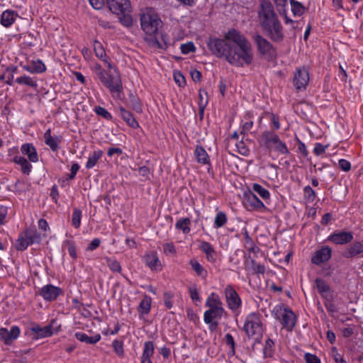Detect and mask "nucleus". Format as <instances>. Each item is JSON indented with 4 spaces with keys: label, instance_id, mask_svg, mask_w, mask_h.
<instances>
[{
    "label": "nucleus",
    "instance_id": "nucleus-1",
    "mask_svg": "<svg viewBox=\"0 0 363 363\" xmlns=\"http://www.w3.org/2000/svg\"><path fill=\"white\" fill-rule=\"evenodd\" d=\"M207 46L211 53L224 58L237 67L250 65L253 61V51L250 42L238 30L230 29L223 38H210Z\"/></svg>",
    "mask_w": 363,
    "mask_h": 363
},
{
    "label": "nucleus",
    "instance_id": "nucleus-2",
    "mask_svg": "<svg viewBox=\"0 0 363 363\" xmlns=\"http://www.w3.org/2000/svg\"><path fill=\"white\" fill-rule=\"evenodd\" d=\"M205 305L208 309L204 312L203 320L211 328H216L218 325V320L226 314L220 298L216 293L212 292L207 297Z\"/></svg>",
    "mask_w": 363,
    "mask_h": 363
},
{
    "label": "nucleus",
    "instance_id": "nucleus-3",
    "mask_svg": "<svg viewBox=\"0 0 363 363\" xmlns=\"http://www.w3.org/2000/svg\"><path fill=\"white\" fill-rule=\"evenodd\" d=\"M104 86H106L113 97L121 99L123 91L122 81L118 69L113 65L112 69H108L99 78Z\"/></svg>",
    "mask_w": 363,
    "mask_h": 363
},
{
    "label": "nucleus",
    "instance_id": "nucleus-4",
    "mask_svg": "<svg viewBox=\"0 0 363 363\" xmlns=\"http://www.w3.org/2000/svg\"><path fill=\"white\" fill-rule=\"evenodd\" d=\"M272 315L280 322L282 328L287 331L291 332L296 323V316L295 313L284 304L276 305L272 311Z\"/></svg>",
    "mask_w": 363,
    "mask_h": 363
},
{
    "label": "nucleus",
    "instance_id": "nucleus-5",
    "mask_svg": "<svg viewBox=\"0 0 363 363\" xmlns=\"http://www.w3.org/2000/svg\"><path fill=\"white\" fill-rule=\"evenodd\" d=\"M140 26L145 33L154 35L161 27L162 21L153 9H146L140 15Z\"/></svg>",
    "mask_w": 363,
    "mask_h": 363
},
{
    "label": "nucleus",
    "instance_id": "nucleus-6",
    "mask_svg": "<svg viewBox=\"0 0 363 363\" xmlns=\"http://www.w3.org/2000/svg\"><path fill=\"white\" fill-rule=\"evenodd\" d=\"M262 138L270 152H276L281 155H289L290 153L286 143L282 141L277 134L267 130L262 133Z\"/></svg>",
    "mask_w": 363,
    "mask_h": 363
},
{
    "label": "nucleus",
    "instance_id": "nucleus-7",
    "mask_svg": "<svg viewBox=\"0 0 363 363\" xmlns=\"http://www.w3.org/2000/svg\"><path fill=\"white\" fill-rule=\"evenodd\" d=\"M243 330L249 337L259 338L263 333L261 315L257 313H251L247 315Z\"/></svg>",
    "mask_w": 363,
    "mask_h": 363
},
{
    "label": "nucleus",
    "instance_id": "nucleus-8",
    "mask_svg": "<svg viewBox=\"0 0 363 363\" xmlns=\"http://www.w3.org/2000/svg\"><path fill=\"white\" fill-rule=\"evenodd\" d=\"M258 18L262 29L279 21L272 4L265 1L261 2L260 9L258 11Z\"/></svg>",
    "mask_w": 363,
    "mask_h": 363
},
{
    "label": "nucleus",
    "instance_id": "nucleus-9",
    "mask_svg": "<svg viewBox=\"0 0 363 363\" xmlns=\"http://www.w3.org/2000/svg\"><path fill=\"white\" fill-rule=\"evenodd\" d=\"M223 293L228 309L236 315L240 314L242 301L235 288L232 285L228 284L224 289Z\"/></svg>",
    "mask_w": 363,
    "mask_h": 363
},
{
    "label": "nucleus",
    "instance_id": "nucleus-10",
    "mask_svg": "<svg viewBox=\"0 0 363 363\" xmlns=\"http://www.w3.org/2000/svg\"><path fill=\"white\" fill-rule=\"evenodd\" d=\"M255 43L260 55L268 60H271L276 57V50L272 43L260 35H256L253 37Z\"/></svg>",
    "mask_w": 363,
    "mask_h": 363
},
{
    "label": "nucleus",
    "instance_id": "nucleus-11",
    "mask_svg": "<svg viewBox=\"0 0 363 363\" xmlns=\"http://www.w3.org/2000/svg\"><path fill=\"white\" fill-rule=\"evenodd\" d=\"M38 293L45 301L52 302L63 294V290L52 284H46L41 287Z\"/></svg>",
    "mask_w": 363,
    "mask_h": 363
},
{
    "label": "nucleus",
    "instance_id": "nucleus-12",
    "mask_svg": "<svg viewBox=\"0 0 363 363\" xmlns=\"http://www.w3.org/2000/svg\"><path fill=\"white\" fill-rule=\"evenodd\" d=\"M309 82V73L304 67L297 68L294 74L293 84L296 90L306 89Z\"/></svg>",
    "mask_w": 363,
    "mask_h": 363
},
{
    "label": "nucleus",
    "instance_id": "nucleus-13",
    "mask_svg": "<svg viewBox=\"0 0 363 363\" xmlns=\"http://www.w3.org/2000/svg\"><path fill=\"white\" fill-rule=\"evenodd\" d=\"M243 203L249 211H262L266 209L264 203L252 191L244 194Z\"/></svg>",
    "mask_w": 363,
    "mask_h": 363
},
{
    "label": "nucleus",
    "instance_id": "nucleus-14",
    "mask_svg": "<svg viewBox=\"0 0 363 363\" xmlns=\"http://www.w3.org/2000/svg\"><path fill=\"white\" fill-rule=\"evenodd\" d=\"M332 257V249L328 246H323L315 250L313 254L311 261L313 264L320 266L328 262Z\"/></svg>",
    "mask_w": 363,
    "mask_h": 363
},
{
    "label": "nucleus",
    "instance_id": "nucleus-15",
    "mask_svg": "<svg viewBox=\"0 0 363 363\" xmlns=\"http://www.w3.org/2000/svg\"><path fill=\"white\" fill-rule=\"evenodd\" d=\"M110 11L117 15L130 12L129 0H107Z\"/></svg>",
    "mask_w": 363,
    "mask_h": 363
},
{
    "label": "nucleus",
    "instance_id": "nucleus-16",
    "mask_svg": "<svg viewBox=\"0 0 363 363\" xmlns=\"http://www.w3.org/2000/svg\"><path fill=\"white\" fill-rule=\"evenodd\" d=\"M263 30L274 42H281L284 39L283 26L279 21L263 29Z\"/></svg>",
    "mask_w": 363,
    "mask_h": 363
},
{
    "label": "nucleus",
    "instance_id": "nucleus-17",
    "mask_svg": "<svg viewBox=\"0 0 363 363\" xmlns=\"http://www.w3.org/2000/svg\"><path fill=\"white\" fill-rule=\"evenodd\" d=\"M143 261L152 271L159 272L162 269V263L156 251H150L143 257Z\"/></svg>",
    "mask_w": 363,
    "mask_h": 363
},
{
    "label": "nucleus",
    "instance_id": "nucleus-18",
    "mask_svg": "<svg viewBox=\"0 0 363 363\" xmlns=\"http://www.w3.org/2000/svg\"><path fill=\"white\" fill-rule=\"evenodd\" d=\"M353 240V233L350 231H336L331 233L327 238L330 241L336 245H345L350 242Z\"/></svg>",
    "mask_w": 363,
    "mask_h": 363
},
{
    "label": "nucleus",
    "instance_id": "nucleus-19",
    "mask_svg": "<svg viewBox=\"0 0 363 363\" xmlns=\"http://www.w3.org/2000/svg\"><path fill=\"white\" fill-rule=\"evenodd\" d=\"M21 330L19 327L13 325L9 330L5 328H0V340L5 345H11L20 335Z\"/></svg>",
    "mask_w": 363,
    "mask_h": 363
},
{
    "label": "nucleus",
    "instance_id": "nucleus-20",
    "mask_svg": "<svg viewBox=\"0 0 363 363\" xmlns=\"http://www.w3.org/2000/svg\"><path fill=\"white\" fill-rule=\"evenodd\" d=\"M21 67L23 70L30 74H42L47 69L45 65L40 59L27 60L25 65H21Z\"/></svg>",
    "mask_w": 363,
    "mask_h": 363
},
{
    "label": "nucleus",
    "instance_id": "nucleus-21",
    "mask_svg": "<svg viewBox=\"0 0 363 363\" xmlns=\"http://www.w3.org/2000/svg\"><path fill=\"white\" fill-rule=\"evenodd\" d=\"M19 18V15L17 11L6 9L4 11L0 16V23L4 28H10Z\"/></svg>",
    "mask_w": 363,
    "mask_h": 363
},
{
    "label": "nucleus",
    "instance_id": "nucleus-22",
    "mask_svg": "<svg viewBox=\"0 0 363 363\" xmlns=\"http://www.w3.org/2000/svg\"><path fill=\"white\" fill-rule=\"evenodd\" d=\"M93 48L96 56L106 65L107 68L112 69L113 64L109 57L106 55L102 44L98 40H94Z\"/></svg>",
    "mask_w": 363,
    "mask_h": 363
},
{
    "label": "nucleus",
    "instance_id": "nucleus-23",
    "mask_svg": "<svg viewBox=\"0 0 363 363\" xmlns=\"http://www.w3.org/2000/svg\"><path fill=\"white\" fill-rule=\"evenodd\" d=\"M199 249L206 255L208 262L211 263L216 262L217 259V253L210 242L201 241L199 245Z\"/></svg>",
    "mask_w": 363,
    "mask_h": 363
},
{
    "label": "nucleus",
    "instance_id": "nucleus-24",
    "mask_svg": "<svg viewBox=\"0 0 363 363\" xmlns=\"http://www.w3.org/2000/svg\"><path fill=\"white\" fill-rule=\"evenodd\" d=\"M45 143L50 147V148L55 152L58 150L60 144L62 143V138L60 135L52 136L51 130H47L43 135Z\"/></svg>",
    "mask_w": 363,
    "mask_h": 363
},
{
    "label": "nucleus",
    "instance_id": "nucleus-25",
    "mask_svg": "<svg viewBox=\"0 0 363 363\" xmlns=\"http://www.w3.org/2000/svg\"><path fill=\"white\" fill-rule=\"evenodd\" d=\"M21 153L28 157L30 162L35 163L38 162L39 157L36 148L32 143H26L21 147Z\"/></svg>",
    "mask_w": 363,
    "mask_h": 363
},
{
    "label": "nucleus",
    "instance_id": "nucleus-26",
    "mask_svg": "<svg viewBox=\"0 0 363 363\" xmlns=\"http://www.w3.org/2000/svg\"><path fill=\"white\" fill-rule=\"evenodd\" d=\"M317 289L321 296L327 301H331L333 298L332 291L329 285L322 279L318 278L315 281Z\"/></svg>",
    "mask_w": 363,
    "mask_h": 363
},
{
    "label": "nucleus",
    "instance_id": "nucleus-27",
    "mask_svg": "<svg viewBox=\"0 0 363 363\" xmlns=\"http://www.w3.org/2000/svg\"><path fill=\"white\" fill-rule=\"evenodd\" d=\"M363 252V244L357 241L347 246L342 252V256L345 258H352Z\"/></svg>",
    "mask_w": 363,
    "mask_h": 363
},
{
    "label": "nucleus",
    "instance_id": "nucleus-28",
    "mask_svg": "<svg viewBox=\"0 0 363 363\" xmlns=\"http://www.w3.org/2000/svg\"><path fill=\"white\" fill-rule=\"evenodd\" d=\"M194 157L198 163L201 164H210L211 160L206 150L200 145H197L194 150Z\"/></svg>",
    "mask_w": 363,
    "mask_h": 363
},
{
    "label": "nucleus",
    "instance_id": "nucleus-29",
    "mask_svg": "<svg viewBox=\"0 0 363 363\" xmlns=\"http://www.w3.org/2000/svg\"><path fill=\"white\" fill-rule=\"evenodd\" d=\"M104 152L101 150H96L90 153L88 156L85 167L88 169L94 167L98 162L101 159Z\"/></svg>",
    "mask_w": 363,
    "mask_h": 363
},
{
    "label": "nucleus",
    "instance_id": "nucleus-30",
    "mask_svg": "<svg viewBox=\"0 0 363 363\" xmlns=\"http://www.w3.org/2000/svg\"><path fill=\"white\" fill-rule=\"evenodd\" d=\"M119 111L122 118L129 126L135 129L139 127V123L129 111L122 106H120Z\"/></svg>",
    "mask_w": 363,
    "mask_h": 363
},
{
    "label": "nucleus",
    "instance_id": "nucleus-31",
    "mask_svg": "<svg viewBox=\"0 0 363 363\" xmlns=\"http://www.w3.org/2000/svg\"><path fill=\"white\" fill-rule=\"evenodd\" d=\"M13 162L21 166V171L25 174H29L32 170L30 162L23 156L16 155L13 159Z\"/></svg>",
    "mask_w": 363,
    "mask_h": 363
},
{
    "label": "nucleus",
    "instance_id": "nucleus-32",
    "mask_svg": "<svg viewBox=\"0 0 363 363\" xmlns=\"http://www.w3.org/2000/svg\"><path fill=\"white\" fill-rule=\"evenodd\" d=\"M152 299L149 296L145 295L142 299L138 308V311L140 315V318L147 315L151 309Z\"/></svg>",
    "mask_w": 363,
    "mask_h": 363
},
{
    "label": "nucleus",
    "instance_id": "nucleus-33",
    "mask_svg": "<svg viewBox=\"0 0 363 363\" xmlns=\"http://www.w3.org/2000/svg\"><path fill=\"white\" fill-rule=\"evenodd\" d=\"M189 264L198 277H201L202 279L207 278V270L196 259H191L189 261Z\"/></svg>",
    "mask_w": 363,
    "mask_h": 363
},
{
    "label": "nucleus",
    "instance_id": "nucleus-34",
    "mask_svg": "<svg viewBox=\"0 0 363 363\" xmlns=\"http://www.w3.org/2000/svg\"><path fill=\"white\" fill-rule=\"evenodd\" d=\"M247 269L250 270L252 274H263L265 272V267L263 264L257 263L254 259L247 260L245 263Z\"/></svg>",
    "mask_w": 363,
    "mask_h": 363
},
{
    "label": "nucleus",
    "instance_id": "nucleus-35",
    "mask_svg": "<svg viewBox=\"0 0 363 363\" xmlns=\"http://www.w3.org/2000/svg\"><path fill=\"white\" fill-rule=\"evenodd\" d=\"M29 245H31L30 241L28 240L26 233L23 231L19 234L16 240L15 245L16 249L19 251H23L26 250Z\"/></svg>",
    "mask_w": 363,
    "mask_h": 363
},
{
    "label": "nucleus",
    "instance_id": "nucleus-36",
    "mask_svg": "<svg viewBox=\"0 0 363 363\" xmlns=\"http://www.w3.org/2000/svg\"><path fill=\"white\" fill-rule=\"evenodd\" d=\"M191 221L189 218H181L175 223V228L181 230L184 234H188L191 231Z\"/></svg>",
    "mask_w": 363,
    "mask_h": 363
},
{
    "label": "nucleus",
    "instance_id": "nucleus-37",
    "mask_svg": "<svg viewBox=\"0 0 363 363\" xmlns=\"http://www.w3.org/2000/svg\"><path fill=\"white\" fill-rule=\"evenodd\" d=\"M31 330L40 338L50 337L52 335V327L50 325H47L43 328L35 325L31 328Z\"/></svg>",
    "mask_w": 363,
    "mask_h": 363
},
{
    "label": "nucleus",
    "instance_id": "nucleus-38",
    "mask_svg": "<svg viewBox=\"0 0 363 363\" xmlns=\"http://www.w3.org/2000/svg\"><path fill=\"white\" fill-rule=\"evenodd\" d=\"M75 337L78 340L88 344H95L101 340L100 335H96L91 337L82 332L77 333L75 334Z\"/></svg>",
    "mask_w": 363,
    "mask_h": 363
},
{
    "label": "nucleus",
    "instance_id": "nucleus-39",
    "mask_svg": "<svg viewBox=\"0 0 363 363\" xmlns=\"http://www.w3.org/2000/svg\"><path fill=\"white\" fill-rule=\"evenodd\" d=\"M244 247L250 253L257 254L259 252V248L256 246L247 233L244 236Z\"/></svg>",
    "mask_w": 363,
    "mask_h": 363
},
{
    "label": "nucleus",
    "instance_id": "nucleus-40",
    "mask_svg": "<svg viewBox=\"0 0 363 363\" xmlns=\"http://www.w3.org/2000/svg\"><path fill=\"white\" fill-rule=\"evenodd\" d=\"M228 221V217L225 212L218 211H217L214 223H213V228L216 229L220 228L223 227Z\"/></svg>",
    "mask_w": 363,
    "mask_h": 363
},
{
    "label": "nucleus",
    "instance_id": "nucleus-41",
    "mask_svg": "<svg viewBox=\"0 0 363 363\" xmlns=\"http://www.w3.org/2000/svg\"><path fill=\"white\" fill-rule=\"evenodd\" d=\"M154 344L152 341L145 342L141 357V360H151V357L154 354Z\"/></svg>",
    "mask_w": 363,
    "mask_h": 363
},
{
    "label": "nucleus",
    "instance_id": "nucleus-42",
    "mask_svg": "<svg viewBox=\"0 0 363 363\" xmlns=\"http://www.w3.org/2000/svg\"><path fill=\"white\" fill-rule=\"evenodd\" d=\"M15 81L20 85L24 84L32 88H36L38 86L37 82L34 78L26 74L17 77Z\"/></svg>",
    "mask_w": 363,
    "mask_h": 363
},
{
    "label": "nucleus",
    "instance_id": "nucleus-43",
    "mask_svg": "<svg viewBox=\"0 0 363 363\" xmlns=\"http://www.w3.org/2000/svg\"><path fill=\"white\" fill-rule=\"evenodd\" d=\"M252 190L264 200H267L270 198V192L257 183L252 184Z\"/></svg>",
    "mask_w": 363,
    "mask_h": 363
},
{
    "label": "nucleus",
    "instance_id": "nucleus-44",
    "mask_svg": "<svg viewBox=\"0 0 363 363\" xmlns=\"http://www.w3.org/2000/svg\"><path fill=\"white\" fill-rule=\"evenodd\" d=\"M28 236V240L30 241V244L38 243L41 240L40 234L34 228H27L24 230Z\"/></svg>",
    "mask_w": 363,
    "mask_h": 363
},
{
    "label": "nucleus",
    "instance_id": "nucleus-45",
    "mask_svg": "<svg viewBox=\"0 0 363 363\" xmlns=\"http://www.w3.org/2000/svg\"><path fill=\"white\" fill-rule=\"evenodd\" d=\"M291 11L295 16H300L304 13V7L303 5L295 0H290Z\"/></svg>",
    "mask_w": 363,
    "mask_h": 363
},
{
    "label": "nucleus",
    "instance_id": "nucleus-46",
    "mask_svg": "<svg viewBox=\"0 0 363 363\" xmlns=\"http://www.w3.org/2000/svg\"><path fill=\"white\" fill-rule=\"evenodd\" d=\"M303 197L307 202L311 203L315 201L316 194L310 186H306L303 188Z\"/></svg>",
    "mask_w": 363,
    "mask_h": 363
},
{
    "label": "nucleus",
    "instance_id": "nucleus-47",
    "mask_svg": "<svg viewBox=\"0 0 363 363\" xmlns=\"http://www.w3.org/2000/svg\"><path fill=\"white\" fill-rule=\"evenodd\" d=\"M245 117L246 121H242L241 133L242 134L247 133L253 126V121L251 120V115L249 113H247Z\"/></svg>",
    "mask_w": 363,
    "mask_h": 363
},
{
    "label": "nucleus",
    "instance_id": "nucleus-48",
    "mask_svg": "<svg viewBox=\"0 0 363 363\" xmlns=\"http://www.w3.org/2000/svg\"><path fill=\"white\" fill-rule=\"evenodd\" d=\"M64 245L67 246L69 256L72 259H76L77 258V253L74 242L73 240H67L64 242Z\"/></svg>",
    "mask_w": 363,
    "mask_h": 363
},
{
    "label": "nucleus",
    "instance_id": "nucleus-49",
    "mask_svg": "<svg viewBox=\"0 0 363 363\" xmlns=\"http://www.w3.org/2000/svg\"><path fill=\"white\" fill-rule=\"evenodd\" d=\"M81 219H82V211L78 208H75L73 211L72 216V225L75 228L78 229L80 227Z\"/></svg>",
    "mask_w": 363,
    "mask_h": 363
},
{
    "label": "nucleus",
    "instance_id": "nucleus-50",
    "mask_svg": "<svg viewBox=\"0 0 363 363\" xmlns=\"http://www.w3.org/2000/svg\"><path fill=\"white\" fill-rule=\"evenodd\" d=\"M112 347L113 351L118 357H123L124 355V350H123V341L119 340H114L112 342Z\"/></svg>",
    "mask_w": 363,
    "mask_h": 363
},
{
    "label": "nucleus",
    "instance_id": "nucleus-51",
    "mask_svg": "<svg viewBox=\"0 0 363 363\" xmlns=\"http://www.w3.org/2000/svg\"><path fill=\"white\" fill-rule=\"evenodd\" d=\"M107 265L113 272L120 273L121 272V266L119 262L116 259L106 258Z\"/></svg>",
    "mask_w": 363,
    "mask_h": 363
},
{
    "label": "nucleus",
    "instance_id": "nucleus-52",
    "mask_svg": "<svg viewBox=\"0 0 363 363\" xmlns=\"http://www.w3.org/2000/svg\"><path fill=\"white\" fill-rule=\"evenodd\" d=\"M163 253L167 256H175L177 255L176 247L173 242H166L162 246Z\"/></svg>",
    "mask_w": 363,
    "mask_h": 363
},
{
    "label": "nucleus",
    "instance_id": "nucleus-53",
    "mask_svg": "<svg viewBox=\"0 0 363 363\" xmlns=\"http://www.w3.org/2000/svg\"><path fill=\"white\" fill-rule=\"evenodd\" d=\"M180 50L182 54L187 55L190 52H194L196 50V47L192 42H188L186 43L182 44Z\"/></svg>",
    "mask_w": 363,
    "mask_h": 363
},
{
    "label": "nucleus",
    "instance_id": "nucleus-54",
    "mask_svg": "<svg viewBox=\"0 0 363 363\" xmlns=\"http://www.w3.org/2000/svg\"><path fill=\"white\" fill-rule=\"evenodd\" d=\"M94 112L97 115L102 116L105 119L111 120L112 118L111 114L106 108L101 106H96L94 108Z\"/></svg>",
    "mask_w": 363,
    "mask_h": 363
},
{
    "label": "nucleus",
    "instance_id": "nucleus-55",
    "mask_svg": "<svg viewBox=\"0 0 363 363\" xmlns=\"http://www.w3.org/2000/svg\"><path fill=\"white\" fill-rule=\"evenodd\" d=\"M189 292L190 298H191V300L193 301H196V302L199 301V302L201 301L200 296H199V291H198V289H197L196 285L189 286Z\"/></svg>",
    "mask_w": 363,
    "mask_h": 363
},
{
    "label": "nucleus",
    "instance_id": "nucleus-56",
    "mask_svg": "<svg viewBox=\"0 0 363 363\" xmlns=\"http://www.w3.org/2000/svg\"><path fill=\"white\" fill-rule=\"evenodd\" d=\"M174 79L175 83L181 87H183L186 85V79L184 75L179 72H174Z\"/></svg>",
    "mask_w": 363,
    "mask_h": 363
},
{
    "label": "nucleus",
    "instance_id": "nucleus-57",
    "mask_svg": "<svg viewBox=\"0 0 363 363\" xmlns=\"http://www.w3.org/2000/svg\"><path fill=\"white\" fill-rule=\"evenodd\" d=\"M172 298L173 294L171 292H165L164 294V304L167 309H171L174 306Z\"/></svg>",
    "mask_w": 363,
    "mask_h": 363
},
{
    "label": "nucleus",
    "instance_id": "nucleus-58",
    "mask_svg": "<svg viewBox=\"0 0 363 363\" xmlns=\"http://www.w3.org/2000/svg\"><path fill=\"white\" fill-rule=\"evenodd\" d=\"M8 207L4 205H0V225H4L6 223Z\"/></svg>",
    "mask_w": 363,
    "mask_h": 363
},
{
    "label": "nucleus",
    "instance_id": "nucleus-59",
    "mask_svg": "<svg viewBox=\"0 0 363 363\" xmlns=\"http://www.w3.org/2000/svg\"><path fill=\"white\" fill-rule=\"evenodd\" d=\"M338 167L343 172H349L351 169V163L345 159H340Z\"/></svg>",
    "mask_w": 363,
    "mask_h": 363
},
{
    "label": "nucleus",
    "instance_id": "nucleus-60",
    "mask_svg": "<svg viewBox=\"0 0 363 363\" xmlns=\"http://www.w3.org/2000/svg\"><path fill=\"white\" fill-rule=\"evenodd\" d=\"M328 147V145H323V144L319 143H315L314 149H313V152L315 155L320 156V155H323L326 151Z\"/></svg>",
    "mask_w": 363,
    "mask_h": 363
},
{
    "label": "nucleus",
    "instance_id": "nucleus-61",
    "mask_svg": "<svg viewBox=\"0 0 363 363\" xmlns=\"http://www.w3.org/2000/svg\"><path fill=\"white\" fill-rule=\"evenodd\" d=\"M304 359L306 363H321L320 359L316 355L308 352L304 354Z\"/></svg>",
    "mask_w": 363,
    "mask_h": 363
},
{
    "label": "nucleus",
    "instance_id": "nucleus-62",
    "mask_svg": "<svg viewBox=\"0 0 363 363\" xmlns=\"http://www.w3.org/2000/svg\"><path fill=\"white\" fill-rule=\"evenodd\" d=\"M271 124L274 130H279L281 127L279 116L272 113L270 115Z\"/></svg>",
    "mask_w": 363,
    "mask_h": 363
},
{
    "label": "nucleus",
    "instance_id": "nucleus-63",
    "mask_svg": "<svg viewBox=\"0 0 363 363\" xmlns=\"http://www.w3.org/2000/svg\"><path fill=\"white\" fill-rule=\"evenodd\" d=\"M333 357L335 363H347V362L342 358V355L337 352L336 348L332 349Z\"/></svg>",
    "mask_w": 363,
    "mask_h": 363
},
{
    "label": "nucleus",
    "instance_id": "nucleus-64",
    "mask_svg": "<svg viewBox=\"0 0 363 363\" xmlns=\"http://www.w3.org/2000/svg\"><path fill=\"white\" fill-rule=\"evenodd\" d=\"M91 69L97 75V77L99 78L106 71V69H103L101 65L99 63L94 64L91 67Z\"/></svg>",
    "mask_w": 363,
    "mask_h": 363
}]
</instances>
